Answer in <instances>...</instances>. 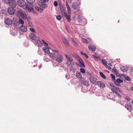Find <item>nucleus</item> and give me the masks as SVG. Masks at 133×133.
Masks as SVG:
<instances>
[{"label": "nucleus", "mask_w": 133, "mask_h": 133, "mask_svg": "<svg viewBox=\"0 0 133 133\" xmlns=\"http://www.w3.org/2000/svg\"><path fill=\"white\" fill-rule=\"evenodd\" d=\"M18 25H19V24H21L23 25L24 24V21L20 18H19L18 19Z\"/></svg>", "instance_id": "33"}, {"label": "nucleus", "mask_w": 133, "mask_h": 133, "mask_svg": "<svg viewBox=\"0 0 133 133\" xmlns=\"http://www.w3.org/2000/svg\"><path fill=\"white\" fill-rule=\"evenodd\" d=\"M35 10L38 12L42 13L43 12V9L41 8L38 6H36L35 7Z\"/></svg>", "instance_id": "23"}, {"label": "nucleus", "mask_w": 133, "mask_h": 133, "mask_svg": "<svg viewBox=\"0 0 133 133\" xmlns=\"http://www.w3.org/2000/svg\"><path fill=\"white\" fill-rule=\"evenodd\" d=\"M76 76L78 78H82V76L81 74L79 72H77L76 74Z\"/></svg>", "instance_id": "28"}, {"label": "nucleus", "mask_w": 133, "mask_h": 133, "mask_svg": "<svg viewBox=\"0 0 133 133\" xmlns=\"http://www.w3.org/2000/svg\"><path fill=\"white\" fill-rule=\"evenodd\" d=\"M82 23L81 24L82 25H85L87 23V21L85 18H83L82 20V22H81Z\"/></svg>", "instance_id": "29"}, {"label": "nucleus", "mask_w": 133, "mask_h": 133, "mask_svg": "<svg viewBox=\"0 0 133 133\" xmlns=\"http://www.w3.org/2000/svg\"><path fill=\"white\" fill-rule=\"evenodd\" d=\"M5 23L8 25H10L12 24V20L9 18H6L5 19Z\"/></svg>", "instance_id": "9"}, {"label": "nucleus", "mask_w": 133, "mask_h": 133, "mask_svg": "<svg viewBox=\"0 0 133 133\" xmlns=\"http://www.w3.org/2000/svg\"><path fill=\"white\" fill-rule=\"evenodd\" d=\"M18 19L16 17H13L12 20V24L15 26H18Z\"/></svg>", "instance_id": "4"}, {"label": "nucleus", "mask_w": 133, "mask_h": 133, "mask_svg": "<svg viewBox=\"0 0 133 133\" xmlns=\"http://www.w3.org/2000/svg\"><path fill=\"white\" fill-rule=\"evenodd\" d=\"M55 58L56 60L59 63H61L62 60V56L59 54L56 55Z\"/></svg>", "instance_id": "8"}, {"label": "nucleus", "mask_w": 133, "mask_h": 133, "mask_svg": "<svg viewBox=\"0 0 133 133\" xmlns=\"http://www.w3.org/2000/svg\"><path fill=\"white\" fill-rule=\"evenodd\" d=\"M17 3L18 5L21 7H23L27 5L24 0H18Z\"/></svg>", "instance_id": "3"}, {"label": "nucleus", "mask_w": 133, "mask_h": 133, "mask_svg": "<svg viewBox=\"0 0 133 133\" xmlns=\"http://www.w3.org/2000/svg\"><path fill=\"white\" fill-rule=\"evenodd\" d=\"M31 19V18L30 17H28V18H27V21L29 22V21Z\"/></svg>", "instance_id": "58"}, {"label": "nucleus", "mask_w": 133, "mask_h": 133, "mask_svg": "<svg viewBox=\"0 0 133 133\" xmlns=\"http://www.w3.org/2000/svg\"><path fill=\"white\" fill-rule=\"evenodd\" d=\"M82 41L84 43L87 44H89V43L88 42V41L87 39L85 38H82Z\"/></svg>", "instance_id": "34"}, {"label": "nucleus", "mask_w": 133, "mask_h": 133, "mask_svg": "<svg viewBox=\"0 0 133 133\" xmlns=\"http://www.w3.org/2000/svg\"><path fill=\"white\" fill-rule=\"evenodd\" d=\"M126 99L127 101H130L131 100L130 98L128 97H126Z\"/></svg>", "instance_id": "55"}, {"label": "nucleus", "mask_w": 133, "mask_h": 133, "mask_svg": "<svg viewBox=\"0 0 133 133\" xmlns=\"http://www.w3.org/2000/svg\"><path fill=\"white\" fill-rule=\"evenodd\" d=\"M8 4L11 7H15L16 5V1L12 0H10Z\"/></svg>", "instance_id": "6"}, {"label": "nucleus", "mask_w": 133, "mask_h": 133, "mask_svg": "<svg viewBox=\"0 0 133 133\" xmlns=\"http://www.w3.org/2000/svg\"><path fill=\"white\" fill-rule=\"evenodd\" d=\"M80 71L82 73H85V71L84 69L82 68L80 69Z\"/></svg>", "instance_id": "44"}, {"label": "nucleus", "mask_w": 133, "mask_h": 133, "mask_svg": "<svg viewBox=\"0 0 133 133\" xmlns=\"http://www.w3.org/2000/svg\"><path fill=\"white\" fill-rule=\"evenodd\" d=\"M107 68L109 70H110L111 69V68L109 66H107Z\"/></svg>", "instance_id": "59"}, {"label": "nucleus", "mask_w": 133, "mask_h": 133, "mask_svg": "<svg viewBox=\"0 0 133 133\" xmlns=\"http://www.w3.org/2000/svg\"><path fill=\"white\" fill-rule=\"evenodd\" d=\"M63 43L66 46H68L69 44V41L65 38H64L63 40Z\"/></svg>", "instance_id": "26"}, {"label": "nucleus", "mask_w": 133, "mask_h": 133, "mask_svg": "<svg viewBox=\"0 0 133 133\" xmlns=\"http://www.w3.org/2000/svg\"><path fill=\"white\" fill-rule=\"evenodd\" d=\"M71 11H70V13H69V12H68V15L67 13L66 12L62 15L63 16L66 18V19L69 22H70V21L71 20Z\"/></svg>", "instance_id": "2"}, {"label": "nucleus", "mask_w": 133, "mask_h": 133, "mask_svg": "<svg viewBox=\"0 0 133 133\" xmlns=\"http://www.w3.org/2000/svg\"><path fill=\"white\" fill-rule=\"evenodd\" d=\"M112 70H114L116 72H118V71L117 70H116L115 68H113L112 69Z\"/></svg>", "instance_id": "57"}, {"label": "nucleus", "mask_w": 133, "mask_h": 133, "mask_svg": "<svg viewBox=\"0 0 133 133\" xmlns=\"http://www.w3.org/2000/svg\"><path fill=\"white\" fill-rule=\"evenodd\" d=\"M29 37L31 39L35 40L36 39H39V37L36 35H35V34H30L29 35Z\"/></svg>", "instance_id": "10"}, {"label": "nucleus", "mask_w": 133, "mask_h": 133, "mask_svg": "<svg viewBox=\"0 0 133 133\" xmlns=\"http://www.w3.org/2000/svg\"><path fill=\"white\" fill-rule=\"evenodd\" d=\"M72 6L73 9L75 10H77L78 9L79 6L77 3H73L72 5Z\"/></svg>", "instance_id": "13"}, {"label": "nucleus", "mask_w": 133, "mask_h": 133, "mask_svg": "<svg viewBox=\"0 0 133 133\" xmlns=\"http://www.w3.org/2000/svg\"><path fill=\"white\" fill-rule=\"evenodd\" d=\"M42 41L44 44L46 45H48V44L46 43L43 40H42Z\"/></svg>", "instance_id": "49"}, {"label": "nucleus", "mask_w": 133, "mask_h": 133, "mask_svg": "<svg viewBox=\"0 0 133 133\" xmlns=\"http://www.w3.org/2000/svg\"><path fill=\"white\" fill-rule=\"evenodd\" d=\"M59 6L61 11L62 12V15L66 12L65 11V10H64L63 6L61 3L59 4Z\"/></svg>", "instance_id": "21"}, {"label": "nucleus", "mask_w": 133, "mask_h": 133, "mask_svg": "<svg viewBox=\"0 0 133 133\" xmlns=\"http://www.w3.org/2000/svg\"><path fill=\"white\" fill-rule=\"evenodd\" d=\"M16 15L19 18L21 17L23 19H26L27 18V16L26 14L24 12L21 11H16Z\"/></svg>", "instance_id": "1"}, {"label": "nucleus", "mask_w": 133, "mask_h": 133, "mask_svg": "<svg viewBox=\"0 0 133 133\" xmlns=\"http://www.w3.org/2000/svg\"><path fill=\"white\" fill-rule=\"evenodd\" d=\"M19 29L21 31L23 32H26L27 30L26 27L23 25H22L20 26Z\"/></svg>", "instance_id": "16"}, {"label": "nucleus", "mask_w": 133, "mask_h": 133, "mask_svg": "<svg viewBox=\"0 0 133 133\" xmlns=\"http://www.w3.org/2000/svg\"><path fill=\"white\" fill-rule=\"evenodd\" d=\"M130 89L131 90L133 91V87H131Z\"/></svg>", "instance_id": "62"}, {"label": "nucleus", "mask_w": 133, "mask_h": 133, "mask_svg": "<svg viewBox=\"0 0 133 133\" xmlns=\"http://www.w3.org/2000/svg\"><path fill=\"white\" fill-rule=\"evenodd\" d=\"M52 50L53 53H50V56L51 58L55 57V58L56 56L58 54V51L57 50L54 49H53Z\"/></svg>", "instance_id": "5"}, {"label": "nucleus", "mask_w": 133, "mask_h": 133, "mask_svg": "<svg viewBox=\"0 0 133 133\" xmlns=\"http://www.w3.org/2000/svg\"><path fill=\"white\" fill-rule=\"evenodd\" d=\"M73 56L76 58L77 59L80 57L79 56L75 53L73 54Z\"/></svg>", "instance_id": "37"}, {"label": "nucleus", "mask_w": 133, "mask_h": 133, "mask_svg": "<svg viewBox=\"0 0 133 133\" xmlns=\"http://www.w3.org/2000/svg\"><path fill=\"white\" fill-rule=\"evenodd\" d=\"M108 65L109 66H112V65L111 63H109Z\"/></svg>", "instance_id": "64"}, {"label": "nucleus", "mask_w": 133, "mask_h": 133, "mask_svg": "<svg viewBox=\"0 0 133 133\" xmlns=\"http://www.w3.org/2000/svg\"><path fill=\"white\" fill-rule=\"evenodd\" d=\"M78 61L81 64V66H80V67H82V66L84 67H85V65H84L83 61L82 60V59L80 57L78 59Z\"/></svg>", "instance_id": "24"}, {"label": "nucleus", "mask_w": 133, "mask_h": 133, "mask_svg": "<svg viewBox=\"0 0 133 133\" xmlns=\"http://www.w3.org/2000/svg\"><path fill=\"white\" fill-rule=\"evenodd\" d=\"M100 75L104 79H106V77L103 74V72H101L99 73Z\"/></svg>", "instance_id": "36"}, {"label": "nucleus", "mask_w": 133, "mask_h": 133, "mask_svg": "<svg viewBox=\"0 0 133 133\" xmlns=\"http://www.w3.org/2000/svg\"><path fill=\"white\" fill-rule=\"evenodd\" d=\"M81 54L82 55H84V56L85 57L87 58H89V57H88V55H87L86 54V53H83V52H81Z\"/></svg>", "instance_id": "40"}, {"label": "nucleus", "mask_w": 133, "mask_h": 133, "mask_svg": "<svg viewBox=\"0 0 133 133\" xmlns=\"http://www.w3.org/2000/svg\"><path fill=\"white\" fill-rule=\"evenodd\" d=\"M14 8L11 7L8 8V11L9 14L11 15H13L15 14L16 11Z\"/></svg>", "instance_id": "7"}, {"label": "nucleus", "mask_w": 133, "mask_h": 133, "mask_svg": "<svg viewBox=\"0 0 133 133\" xmlns=\"http://www.w3.org/2000/svg\"><path fill=\"white\" fill-rule=\"evenodd\" d=\"M117 96H118V97H119L120 98L121 97V95L120 94H119L118 93H117V94H116Z\"/></svg>", "instance_id": "56"}, {"label": "nucleus", "mask_w": 133, "mask_h": 133, "mask_svg": "<svg viewBox=\"0 0 133 133\" xmlns=\"http://www.w3.org/2000/svg\"><path fill=\"white\" fill-rule=\"evenodd\" d=\"M111 90L113 91V92H114L116 94H117V93H118L117 91H115L113 89H111Z\"/></svg>", "instance_id": "52"}, {"label": "nucleus", "mask_w": 133, "mask_h": 133, "mask_svg": "<svg viewBox=\"0 0 133 133\" xmlns=\"http://www.w3.org/2000/svg\"><path fill=\"white\" fill-rule=\"evenodd\" d=\"M66 8L67 9V11L68 12H69V13H70V12L71 11V9L70 8L69 5V4L67 2V1L66 2Z\"/></svg>", "instance_id": "27"}, {"label": "nucleus", "mask_w": 133, "mask_h": 133, "mask_svg": "<svg viewBox=\"0 0 133 133\" xmlns=\"http://www.w3.org/2000/svg\"><path fill=\"white\" fill-rule=\"evenodd\" d=\"M117 90H118V91H119L120 92H122V90H120L119 89V87H118V88H117Z\"/></svg>", "instance_id": "53"}, {"label": "nucleus", "mask_w": 133, "mask_h": 133, "mask_svg": "<svg viewBox=\"0 0 133 133\" xmlns=\"http://www.w3.org/2000/svg\"><path fill=\"white\" fill-rule=\"evenodd\" d=\"M38 5L42 8H44L48 6V5L46 4L44 2H40L38 3Z\"/></svg>", "instance_id": "19"}, {"label": "nucleus", "mask_w": 133, "mask_h": 133, "mask_svg": "<svg viewBox=\"0 0 133 133\" xmlns=\"http://www.w3.org/2000/svg\"><path fill=\"white\" fill-rule=\"evenodd\" d=\"M71 41H72V43L74 42H75V40L74 39H72H72H71Z\"/></svg>", "instance_id": "60"}, {"label": "nucleus", "mask_w": 133, "mask_h": 133, "mask_svg": "<svg viewBox=\"0 0 133 133\" xmlns=\"http://www.w3.org/2000/svg\"><path fill=\"white\" fill-rule=\"evenodd\" d=\"M29 4H33L35 2V0H26Z\"/></svg>", "instance_id": "32"}, {"label": "nucleus", "mask_w": 133, "mask_h": 133, "mask_svg": "<svg viewBox=\"0 0 133 133\" xmlns=\"http://www.w3.org/2000/svg\"><path fill=\"white\" fill-rule=\"evenodd\" d=\"M72 43L74 46H77V43L75 41L73 43Z\"/></svg>", "instance_id": "50"}, {"label": "nucleus", "mask_w": 133, "mask_h": 133, "mask_svg": "<svg viewBox=\"0 0 133 133\" xmlns=\"http://www.w3.org/2000/svg\"><path fill=\"white\" fill-rule=\"evenodd\" d=\"M65 56L68 61H70L71 62L73 61V59L71 57H68L66 55H65Z\"/></svg>", "instance_id": "30"}, {"label": "nucleus", "mask_w": 133, "mask_h": 133, "mask_svg": "<svg viewBox=\"0 0 133 133\" xmlns=\"http://www.w3.org/2000/svg\"><path fill=\"white\" fill-rule=\"evenodd\" d=\"M125 78L128 81H130V78L128 76H126L125 77Z\"/></svg>", "instance_id": "47"}, {"label": "nucleus", "mask_w": 133, "mask_h": 133, "mask_svg": "<svg viewBox=\"0 0 133 133\" xmlns=\"http://www.w3.org/2000/svg\"><path fill=\"white\" fill-rule=\"evenodd\" d=\"M29 25L31 27H32L33 26L32 23L30 22H29Z\"/></svg>", "instance_id": "48"}, {"label": "nucleus", "mask_w": 133, "mask_h": 133, "mask_svg": "<svg viewBox=\"0 0 133 133\" xmlns=\"http://www.w3.org/2000/svg\"><path fill=\"white\" fill-rule=\"evenodd\" d=\"M102 62L103 63V64L105 65H107V62L106 61H105V60L102 59Z\"/></svg>", "instance_id": "39"}, {"label": "nucleus", "mask_w": 133, "mask_h": 133, "mask_svg": "<svg viewBox=\"0 0 133 133\" xmlns=\"http://www.w3.org/2000/svg\"><path fill=\"white\" fill-rule=\"evenodd\" d=\"M125 107L129 111H131L132 110V107L131 105L129 104L126 103L125 104Z\"/></svg>", "instance_id": "18"}, {"label": "nucleus", "mask_w": 133, "mask_h": 133, "mask_svg": "<svg viewBox=\"0 0 133 133\" xmlns=\"http://www.w3.org/2000/svg\"><path fill=\"white\" fill-rule=\"evenodd\" d=\"M111 76L112 80L114 81H115V76L114 75L112 74H111Z\"/></svg>", "instance_id": "43"}, {"label": "nucleus", "mask_w": 133, "mask_h": 133, "mask_svg": "<svg viewBox=\"0 0 133 133\" xmlns=\"http://www.w3.org/2000/svg\"><path fill=\"white\" fill-rule=\"evenodd\" d=\"M61 17L60 15L57 16L56 17V19L58 20H60L61 19Z\"/></svg>", "instance_id": "42"}, {"label": "nucleus", "mask_w": 133, "mask_h": 133, "mask_svg": "<svg viewBox=\"0 0 133 133\" xmlns=\"http://www.w3.org/2000/svg\"><path fill=\"white\" fill-rule=\"evenodd\" d=\"M42 67V66L41 65H39L38 66L39 68L40 69V68H41Z\"/></svg>", "instance_id": "63"}, {"label": "nucleus", "mask_w": 133, "mask_h": 133, "mask_svg": "<svg viewBox=\"0 0 133 133\" xmlns=\"http://www.w3.org/2000/svg\"><path fill=\"white\" fill-rule=\"evenodd\" d=\"M10 0H2L3 2L4 3L8 4Z\"/></svg>", "instance_id": "38"}, {"label": "nucleus", "mask_w": 133, "mask_h": 133, "mask_svg": "<svg viewBox=\"0 0 133 133\" xmlns=\"http://www.w3.org/2000/svg\"><path fill=\"white\" fill-rule=\"evenodd\" d=\"M115 83L117 85L120 86V83H122L123 82V80L119 78H118L115 81H114Z\"/></svg>", "instance_id": "15"}, {"label": "nucleus", "mask_w": 133, "mask_h": 133, "mask_svg": "<svg viewBox=\"0 0 133 133\" xmlns=\"http://www.w3.org/2000/svg\"><path fill=\"white\" fill-rule=\"evenodd\" d=\"M43 1L44 2H48L49 1V0H43Z\"/></svg>", "instance_id": "61"}, {"label": "nucleus", "mask_w": 133, "mask_h": 133, "mask_svg": "<svg viewBox=\"0 0 133 133\" xmlns=\"http://www.w3.org/2000/svg\"><path fill=\"white\" fill-rule=\"evenodd\" d=\"M30 30L33 33H35V30L33 28H30Z\"/></svg>", "instance_id": "45"}, {"label": "nucleus", "mask_w": 133, "mask_h": 133, "mask_svg": "<svg viewBox=\"0 0 133 133\" xmlns=\"http://www.w3.org/2000/svg\"><path fill=\"white\" fill-rule=\"evenodd\" d=\"M96 84H97L100 87H102L103 88L105 87V84L101 81H97Z\"/></svg>", "instance_id": "14"}, {"label": "nucleus", "mask_w": 133, "mask_h": 133, "mask_svg": "<svg viewBox=\"0 0 133 133\" xmlns=\"http://www.w3.org/2000/svg\"><path fill=\"white\" fill-rule=\"evenodd\" d=\"M79 81L80 82L81 84H82L84 85H86L87 86H88L90 85L88 82L86 81L85 79H84L81 78V79H80Z\"/></svg>", "instance_id": "11"}, {"label": "nucleus", "mask_w": 133, "mask_h": 133, "mask_svg": "<svg viewBox=\"0 0 133 133\" xmlns=\"http://www.w3.org/2000/svg\"><path fill=\"white\" fill-rule=\"evenodd\" d=\"M88 48L89 50L94 51L96 50V47L94 45L90 44L88 46Z\"/></svg>", "instance_id": "12"}, {"label": "nucleus", "mask_w": 133, "mask_h": 133, "mask_svg": "<svg viewBox=\"0 0 133 133\" xmlns=\"http://www.w3.org/2000/svg\"><path fill=\"white\" fill-rule=\"evenodd\" d=\"M58 5V3L56 1H55L54 2V5L55 6H56Z\"/></svg>", "instance_id": "46"}, {"label": "nucleus", "mask_w": 133, "mask_h": 133, "mask_svg": "<svg viewBox=\"0 0 133 133\" xmlns=\"http://www.w3.org/2000/svg\"><path fill=\"white\" fill-rule=\"evenodd\" d=\"M90 82L93 84H96L97 79L93 77H91L90 78Z\"/></svg>", "instance_id": "20"}, {"label": "nucleus", "mask_w": 133, "mask_h": 133, "mask_svg": "<svg viewBox=\"0 0 133 133\" xmlns=\"http://www.w3.org/2000/svg\"><path fill=\"white\" fill-rule=\"evenodd\" d=\"M121 70L124 72H126L128 71V69L125 68L124 66H122L121 68Z\"/></svg>", "instance_id": "31"}, {"label": "nucleus", "mask_w": 133, "mask_h": 133, "mask_svg": "<svg viewBox=\"0 0 133 133\" xmlns=\"http://www.w3.org/2000/svg\"><path fill=\"white\" fill-rule=\"evenodd\" d=\"M26 9L28 10V11L30 12H31L32 10H33V8L31 7L30 8H29L27 6V5L25 6Z\"/></svg>", "instance_id": "35"}, {"label": "nucleus", "mask_w": 133, "mask_h": 133, "mask_svg": "<svg viewBox=\"0 0 133 133\" xmlns=\"http://www.w3.org/2000/svg\"><path fill=\"white\" fill-rule=\"evenodd\" d=\"M83 18V17H82L81 15H78L75 21V22L76 21H77L79 23H81L82 20Z\"/></svg>", "instance_id": "22"}, {"label": "nucleus", "mask_w": 133, "mask_h": 133, "mask_svg": "<svg viewBox=\"0 0 133 133\" xmlns=\"http://www.w3.org/2000/svg\"><path fill=\"white\" fill-rule=\"evenodd\" d=\"M33 12V13L34 14H36L37 13V12L36 11L34 10V9L33 8V10H32V11Z\"/></svg>", "instance_id": "51"}, {"label": "nucleus", "mask_w": 133, "mask_h": 133, "mask_svg": "<svg viewBox=\"0 0 133 133\" xmlns=\"http://www.w3.org/2000/svg\"><path fill=\"white\" fill-rule=\"evenodd\" d=\"M49 47H44L43 48V49L44 51V52L47 54L50 53V52L49 50Z\"/></svg>", "instance_id": "25"}, {"label": "nucleus", "mask_w": 133, "mask_h": 133, "mask_svg": "<svg viewBox=\"0 0 133 133\" xmlns=\"http://www.w3.org/2000/svg\"><path fill=\"white\" fill-rule=\"evenodd\" d=\"M93 56L94 59H96L98 61V60L99 59H100V58L96 56H95V55H93Z\"/></svg>", "instance_id": "41"}, {"label": "nucleus", "mask_w": 133, "mask_h": 133, "mask_svg": "<svg viewBox=\"0 0 133 133\" xmlns=\"http://www.w3.org/2000/svg\"><path fill=\"white\" fill-rule=\"evenodd\" d=\"M110 85L111 87H115V86L114 85H113V83H110Z\"/></svg>", "instance_id": "54"}, {"label": "nucleus", "mask_w": 133, "mask_h": 133, "mask_svg": "<svg viewBox=\"0 0 133 133\" xmlns=\"http://www.w3.org/2000/svg\"><path fill=\"white\" fill-rule=\"evenodd\" d=\"M35 43L36 45L38 46H41L43 45V44L41 42L37 39L35 40Z\"/></svg>", "instance_id": "17"}]
</instances>
